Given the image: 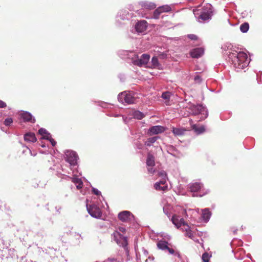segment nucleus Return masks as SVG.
I'll return each instance as SVG.
<instances>
[{"label":"nucleus","instance_id":"obj_1","mask_svg":"<svg viewBox=\"0 0 262 262\" xmlns=\"http://www.w3.org/2000/svg\"><path fill=\"white\" fill-rule=\"evenodd\" d=\"M228 58L229 61L237 71L246 68L250 62L247 54L239 49L235 52L228 54Z\"/></svg>","mask_w":262,"mask_h":262},{"label":"nucleus","instance_id":"obj_2","mask_svg":"<svg viewBox=\"0 0 262 262\" xmlns=\"http://www.w3.org/2000/svg\"><path fill=\"white\" fill-rule=\"evenodd\" d=\"M213 7L210 4H206L202 8L193 11L196 19L200 23L209 22L213 16Z\"/></svg>","mask_w":262,"mask_h":262},{"label":"nucleus","instance_id":"obj_3","mask_svg":"<svg viewBox=\"0 0 262 262\" xmlns=\"http://www.w3.org/2000/svg\"><path fill=\"white\" fill-rule=\"evenodd\" d=\"M126 231V229L123 227H120L118 228V230L115 231L112 236L114 241L117 244L123 247L125 250L127 248V237L121 234V233H124Z\"/></svg>","mask_w":262,"mask_h":262},{"label":"nucleus","instance_id":"obj_4","mask_svg":"<svg viewBox=\"0 0 262 262\" xmlns=\"http://www.w3.org/2000/svg\"><path fill=\"white\" fill-rule=\"evenodd\" d=\"M190 113L193 115H200V121L205 119L208 115L207 108L202 104H192L189 108Z\"/></svg>","mask_w":262,"mask_h":262},{"label":"nucleus","instance_id":"obj_5","mask_svg":"<svg viewBox=\"0 0 262 262\" xmlns=\"http://www.w3.org/2000/svg\"><path fill=\"white\" fill-rule=\"evenodd\" d=\"M136 94L133 92L124 91L118 96V101L124 104H130L135 103L136 101Z\"/></svg>","mask_w":262,"mask_h":262},{"label":"nucleus","instance_id":"obj_6","mask_svg":"<svg viewBox=\"0 0 262 262\" xmlns=\"http://www.w3.org/2000/svg\"><path fill=\"white\" fill-rule=\"evenodd\" d=\"M189 188L192 192H198L196 196H203L209 192V189L204 187L203 184L200 182L191 183L189 184Z\"/></svg>","mask_w":262,"mask_h":262},{"label":"nucleus","instance_id":"obj_7","mask_svg":"<svg viewBox=\"0 0 262 262\" xmlns=\"http://www.w3.org/2000/svg\"><path fill=\"white\" fill-rule=\"evenodd\" d=\"M78 159V155L76 152L72 150H67L65 152V160L68 162L71 166V170L74 172L76 169H74V167L77 165V160Z\"/></svg>","mask_w":262,"mask_h":262},{"label":"nucleus","instance_id":"obj_8","mask_svg":"<svg viewBox=\"0 0 262 262\" xmlns=\"http://www.w3.org/2000/svg\"><path fill=\"white\" fill-rule=\"evenodd\" d=\"M86 209L90 215L94 218L99 219L102 216V212L99 207L95 204L86 205Z\"/></svg>","mask_w":262,"mask_h":262},{"label":"nucleus","instance_id":"obj_9","mask_svg":"<svg viewBox=\"0 0 262 262\" xmlns=\"http://www.w3.org/2000/svg\"><path fill=\"white\" fill-rule=\"evenodd\" d=\"M150 59V56L147 54H143L140 58H138L133 61L135 65L142 67L147 64Z\"/></svg>","mask_w":262,"mask_h":262},{"label":"nucleus","instance_id":"obj_10","mask_svg":"<svg viewBox=\"0 0 262 262\" xmlns=\"http://www.w3.org/2000/svg\"><path fill=\"white\" fill-rule=\"evenodd\" d=\"M118 219L123 222H127L132 221L134 216L129 211H123L120 212L118 215Z\"/></svg>","mask_w":262,"mask_h":262},{"label":"nucleus","instance_id":"obj_11","mask_svg":"<svg viewBox=\"0 0 262 262\" xmlns=\"http://www.w3.org/2000/svg\"><path fill=\"white\" fill-rule=\"evenodd\" d=\"M147 27V23L145 20L139 21L135 26V29L138 33L144 32Z\"/></svg>","mask_w":262,"mask_h":262},{"label":"nucleus","instance_id":"obj_12","mask_svg":"<svg viewBox=\"0 0 262 262\" xmlns=\"http://www.w3.org/2000/svg\"><path fill=\"white\" fill-rule=\"evenodd\" d=\"M172 223L178 228L184 227L187 224L185 223L183 218L180 217L177 215H173L171 218Z\"/></svg>","mask_w":262,"mask_h":262},{"label":"nucleus","instance_id":"obj_13","mask_svg":"<svg viewBox=\"0 0 262 262\" xmlns=\"http://www.w3.org/2000/svg\"><path fill=\"white\" fill-rule=\"evenodd\" d=\"M222 49L225 52L224 54L228 56V54L235 52L238 49L229 42H226L222 46Z\"/></svg>","mask_w":262,"mask_h":262},{"label":"nucleus","instance_id":"obj_14","mask_svg":"<svg viewBox=\"0 0 262 262\" xmlns=\"http://www.w3.org/2000/svg\"><path fill=\"white\" fill-rule=\"evenodd\" d=\"M165 130V128L161 125H156L150 127L148 131L147 134L149 136H152L160 133H163Z\"/></svg>","mask_w":262,"mask_h":262},{"label":"nucleus","instance_id":"obj_15","mask_svg":"<svg viewBox=\"0 0 262 262\" xmlns=\"http://www.w3.org/2000/svg\"><path fill=\"white\" fill-rule=\"evenodd\" d=\"M167 151L169 154L177 158H180L183 156L180 151L172 145L167 146Z\"/></svg>","mask_w":262,"mask_h":262},{"label":"nucleus","instance_id":"obj_16","mask_svg":"<svg viewBox=\"0 0 262 262\" xmlns=\"http://www.w3.org/2000/svg\"><path fill=\"white\" fill-rule=\"evenodd\" d=\"M204 50L203 48H196L192 49L190 52L191 56L192 58H198L204 54Z\"/></svg>","mask_w":262,"mask_h":262},{"label":"nucleus","instance_id":"obj_17","mask_svg":"<svg viewBox=\"0 0 262 262\" xmlns=\"http://www.w3.org/2000/svg\"><path fill=\"white\" fill-rule=\"evenodd\" d=\"M139 4L143 9L147 10L154 9L156 7L155 3L147 1L140 2Z\"/></svg>","mask_w":262,"mask_h":262},{"label":"nucleus","instance_id":"obj_18","mask_svg":"<svg viewBox=\"0 0 262 262\" xmlns=\"http://www.w3.org/2000/svg\"><path fill=\"white\" fill-rule=\"evenodd\" d=\"M181 229L183 231L185 232L184 235L185 236L188 237L191 239H192L194 237V232L191 230L188 225L186 224L184 227H182Z\"/></svg>","mask_w":262,"mask_h":262},{"label":"nucleus","instance_id":"obj_19","mask_svg":"<svg viewBox=\"0 0 262 262\" xmlns=\"http://www.w3.org/2000/svg\"><path fill=\"white\" fill-rule=\"evenodd\" d=\"M202 214L201 217L204 222L207 223L209 221L211 215V213L210 211L208 208H205L204 209H202Z\"/></svg>","mask_w":262,"mask_h":262},{"label":"nucleus","instance_id":"obj_20","mask_svg":"<svg viewBox=\"0 0 262 262\" xmlns=\"http://www.w3.org/2000/svg\"><path fill=\"white\" fill-rule=\"evenodd\" d=\"M21 117L22 119L26 122H29L31 123L35 122V118L31 115V113L28 112L23 113L21 115Z\"/></svg>","mask_w":262,"mask_h":262},{"label":"nucleus","instance_id":"obj_21","mask_svg":"<svg viewBox=\"0 0 262 262\" xmlns=\"http://www.w3.org/2000/svg\"><path fill=\"white\" fill-rule=\"evenodd\" d=\"M130 17L129 12L126 10L119 11L117 14V17L122 20L128 19Z\"/></svg>","mask_w":262,"mask_h":262},{"label":"nucleus","instance_id":"obj_22","mask_svg":"<svg viewBox=\"0 0 262 262\" xmlns=\"http://www.w3.org/2000/svg\"><path fill=\"white\" fill-rule=\"evenodd\" d=\"M24 140L27 142H35L36 141V138L34 133H27L24 135Z\"/></svg>","mask_w":262,"mask_h":262},{"label":"nucleus","instance_id":"obj_23","mask_svg":"<svg viewBox=\"0 0 262 262\" xmlns=\"http://www.w3.org/2000/svg\"><path fill=\"white\" fill-rule=\"evenodd\" d=\"M171 131L175 136H182L184 135L186 130L182 127H173Z\"/></svg>","mask_w":262,"mask_h":262},{"label":"nucleus","instance_id":"obj_24","mask_svg":"<svg viewBox=\"0 0 262 262\" xmlns=\"http://www.w3.org/2000/svg\"><path fill=\"white\" fill-rule=\"evenodd\" d=\"M146 163L147 167H154L155 165L154 156L150 154H148L147 155Z\"/></svg>","mask_w":262,"mask_h":262},{"label":"nucleus","instance_id":"obj_25","mask_svg":"<svg viewBox=\"0 0 262 262\" xmlns=\"http://www.w3.org/2000/svg\"><path fill=\"white\" fill-rule=\"evenodd\" d=\"M168 242L165 241L160 240L157 244V247L159 249L164 251L167 250L168 248Z\"/></svg>","mask_w":262,"mask_h":262},{"label":"nucleus","instance_id":"obj_26","mask_svg":"<svg viewBox=\"0 0 262 262\" xmlns=\"http://www.w3.org/2000/svg\"><path fill=\"white\" fill-rule=\"evenodd\" d=\"M73 183L75 184L78 189H81L83 186V182L80 179L76 178L75 176L71 178Z\"/></svg>","mask_w":262,"mask_h":262},{"label":"nucleus","instance_id":"obj_27","mask_svg":"<svg viewBox=\"0 0 262 262\" xmlns=\"http://www.w3.org/2000/svg\"><path fill=\"white\" fill-rule=\"evenodd\" d=\"M192 128L197 135H200L203 133L205 130V128L204 126H198L196 124H193L192 126Z\"/></svg>","mask_w":262,"mask_h":262},{"label":"nucleus","instance_id":"obj_28","mask_svg":"<svg viewBox=\"0 0 262 262\" xmlns=\"http://www.w3.org/2000/svg\"><path fill=\"white\" fill-rule=\"evenodd\" d=\"M171 96V93L168 91L163 92L162 94L161 97L166 100L165 104L168 105H169V101Z\"/></svg>","mask_w":262,"mask_h":262},{"label":"nucleus","instance_id":"obj_29","mask_svg":"<svg viewBox=\"0 0 262 262\" xmlns=\"http://www.w3.org/2000/svg\"><path fill=\"white\" fill-rule=\"evenodd\" d=\"M158 138H159L158 136L149 138L145 142V144L147 146H151L154 143L156 142V141L157 140Z\"/></svg>","mask_w":262,"mask_h":262},{"label":"nucleus","instance_id":"obj_30","mask_svg":"<svg viewBox=\"0 0 262 262\" xmlns=\"http://www.w3.org/2000/svg\"><path fill=\"white\" fill-rule=\"evenodd\" d=\"M132 116L134 118L139 120L142 119L144 117V114L139 111H134L133 113Z\"/></svg>","mask_w":262,"mask_h":262},{"label":"nucleus","instance_id":"obj_31","mask_svg":"<svg viewBox=\"0 0 262 262\" xmlns=\"http://www.w3.org/2000/svg\"><path fill=\"white\" fill-rule=\"evenodd\" d=\"M154 188L157 190H163L165 191L167 189V185L162 186L160 183H156L154 185Z\"/></svg>","mask_w":262,"mask_h":262},{"label":"nucleus","instance_id":"obj_32","mask_svg":"<svg viewBox=\"0 0 262 262\" xmlns=\"http://www.w3.org/2000/svg\"><path fill=\"white\" fill-rule=\"evenodd\" d=\"M240 30L243 33H247L249 29V25L248 23H244L241 25Z\"/></svg>","mask_w":262,"mask_h":262},{"label":"nucleus","instance_id":"obj_33","mask_svg":"<svg viewBox=\"0 0 262 262\" xmlns=\"http://www.w3.org/2000/svg\"><path fill=\"white\" fill-rule=\"evenodd\" d=\"M152 66L154 68H159L161 66L159 63L158 59L156 56H154L151 59Z\"/></svg>","mask_w":262,"mask_h":262},{"label":"nucleus","instance_id":"obj_34","mask_svg":"<svg viewBox=\"0 0 262 262\" xmlns=\"http://www.w3.org/2000/svg\"><path fill=\"white\" fill-rule=\"evenodd\" d=\"M162 12H168L171 11V8L169 5H164L162 6L159 7Z\"/></svg>","mask_w":262,"mask_h":262},{"label":"nucleus","instance_id":"obj_35","mask_svg":"<svg viewBox=\"0 0 262 262\" xmlns=\"http://www.w3.org/2000/svg\"><path fill=\"white\" fill-rule=\"evenodd\" d=\"M161 13H162V11H161L160 9L158 7L154 11L153 18L155 19L159 18V15Z\"/></svg>","mask_w":262,"mask_h":262},{"label":"nucleus","instance_id":"obj_36","mask_svg":"<svg viewBox=\"0 0 262 262\" xmlns=\"http://www.w3.org/2000/svg\"><path fill=\"white\" fill-rule=\"evenodd\" d=\"M210 257V255L208 253L205 252L203 254L202 259L203 262H209Z\"/></svg>","mask_w":262,"mask_h":262},{"label":"nucleus","instance_id":"obj_37","mask_svg":"<svg viewBox=\"0 0 262 262\" xmlns=\"http://www.w3.org/2000/svg\"><path fill=\"white\" fill-rule=\"evenodd\" d=\"M167 250L168 251L169 254H173L177 256L178 257H180V253L178 252H175V251L173 249L168 247Z\"/></svg>","mask_w":262,"mask_h":262},{"label":"nucleus","instance_id":"obj_38","mask_svg":"<svg viewBox=\"0 0 262 262\" xmlns=\"http://www.w3.org/2000/svg\"><path fill=\"white\" fill-rule=\"evenodd\" d=\"M13 123V119L12 118H7L4 121V124L8 126H10Z\"/></svg>","mask_w":262,"mask_h":262},{"label":"nucleus","instance_id":"obj_39","mask_svg":"<svg viewBox=\"0 0 262 262\" xmlns=\"http://www.w3.org/2000/svg\"><path fill=\"white\" fill-rule=\"evenodd\" d=\"M104 262H121L115 257H110L104 260Z\"/></svg>","mask_w":262,"mask_h":262},{"label":"nucleus","instance_id":"obj_40","mask_svg":"<svg viewBox=\"0 0 262 262\" xmlns=\"http://www.w3.org/2000/svg\"><path fill=\"white\" fill-rule=\"evenodd\" d=\"M158 176L161 178V179L163 178H167V174L166 172L164 170L160 171L158 172Z\"/></svg>","mask_w":262,"mask_h":262},{"label":"nucleus","instance_id":"obj_41","mask_svg":"<svg viewBox=\"0 0 262 262\" xmlns=\"http://www.w3.org/2000/svg\"><path fill=\"white\" fill-rule=\"evenodd\" d=\"M202 80V78L201 77V76L200 75H197L194 77V81L196 83H201Z\"/></svg>","mask_w":262,"mask_h":262},{"label":"nucleus","instance_id":"obj_42","mask_svg":"<svg viewBox=\"0 0 262 262\" xmlns=\"http://www.w3.org/2000/svg\"><path fill=\"white\" fill-rule=\"evenodd\" d=\"M48 132L43 128H41L38 130V133L40 135H42V136H44L45 134H47Z\"/></svg>","mask_w":262,"mask_h":262},{"label":"nucleus","instance_id":"obj_43","mask_svg":"<svg viewBox=\"0 0 262 262\" xmlns=\"http://www.w3.org/2000/svg\"><path fill=\"white\" fill-rule=\"evenodd\" d=\"M41 138L49 141L52 138V136L50 133L48 132L47 134H45L44 136H43Z\"/></svg>","mask_w":262,"mask_h":262},{"label":"nucleus","instance_id":"obj_44","mask_svg":"<svg viewBox=\"0 0 262 262\" xmlns=\"http://www.w3.org/2000/svg\"><path fill=\"white\" fill-rule=\"evenodd\" d=\"M166 180L167 178L161 179V180H160L159 182H158V183H160V184L162 185V186L167 185V184H166Z\"/></svg>","mask_w":262,"mask_h":262},{"label":"nucleus","instance_id":"obj_45","mask_svg":"<svg viewBox=\"0 0 262 262\" xmlns=\"http://www.w3.org/2000/svg\"><path fill=\"white\" fill-rule=\"evenodd\" d=\"M147 171L150 174H153L155 172L154 167H147Z\"/></svg>","mask_w":262,"mask_h":262},{"label":"nucleus","instance_id":"obj_46","mask_svg":"<svg viewBox=\"0 0 262 262\" xmlns=\"http://www.w3.org/2000/svg\"><path fill=\"white\" fill-rule=\"evenodd\" d=\"M92 191H93V192L97 195H99L101 194V192L99 190H98L97 188H93Z\"/></svg>","mask_w":262,"mask_h":262},{"label":"nucleus","instance_id":"obj_47","mask_svg":"<svg viewBox=\"0 0 262 262\" xmlns=\"http://www.w3.org/2000/svg\"><path fill=\"white\" fill-rule=\"evenodd\" d=\"M188 37L191 40H196L198 38L197 36L194 34H189Z\"/></svg>","mask_w":262,"mask_h":262},{"label":"nucleus","instance_id":"obj_48","mask_svg":"<svg viewBox=\"0 0 262 262\" xmlns=\"http://www.w3.org/2000/svg\"><path fill=\"white\" fill-rule=\"evenodd\" d=\"M7 106L6 103L2 100H0V108H5Z\"/></svg>","mask_w":262,"mask_h":262},{"label":"nucleus","instance_id":"obj_49","mask_svg":"<svg viewBox=\"0 0 262 262\" xmlns=\"http://www.w3.org/2000/svg\"><path fill=\"white\" fill-rule=\"evenodd\" d=\"M49 141L51 142V143L53 146H54L56 145V142L52 138Z\"/></svg>","mask_w":262,"mask_h":262},{"label":"nucleus","instance_id":"obj_50","mask_svg":"<svg viewBox=\"0 0 262 262\" xmlns=\"http://www.w3.org/2000/svg\"><path fill=\"white\" fill-rule=\"evenodd\" d=\"M194 242L200 244L201 245H203V243L201 242L199 239L196 238L195 236L192 239Z\"/></svg>","mask_w":262,"mask_h":262},{"label":"nucleus","instance_id":"obj_51","mask_svg":"<svg viewBox=\"0 0 262 262\" xmlns=\"http://www.w3.org/2000/svg\"><path fill=\"white\" fill-rule=\"evenodd\" d=\"M163 211L165 214H166L167 215H168V208L167 207H163Z\"/></svg>","mask_w":262,"mask_h":262},{"label":"nucleus","instance_id":"obj_52","mask_svg":"<svg viewBox=\"0 0 262 262\" xmlns=\"http://www.w3.org/2000/svg\"><path fill=\"white\" fill-rule=\"evenodd\" d=\"M101 105L102 107H105V106L106 105V104L105 102H101Z\"/></svg>","mask_w":262,"mask_h":262},{"label":"nucleus","instance_id":"obj_53","mask_svg":"<svg viewBox=\"0 0 262 262\" xmlns=\"http://www.w3.org/2000/svg\"><path fill=\"white\" fill-rule=\"evenodd\" d=\"M142 147H143V145H142L141 144H139L137 146V147H138V148H139V149H142Z\"/></svg>","mask_w":262,"mask_h":262},{"label":"nucleus","instance_id":"obj_54","mask_svg":"<svg viewBox=\"0 0 262 262\" xmlns=\"http://www.w3.org/2000/svg\"><path fill=\"white\" fill-rule=\"evenodd\" d=\"M164 237L167 239H170V236L169 235H165V236H164Z\"/></svg>","mask_w":262,"mask_h":262},{"label":"nucleus","instance_id":"obj_55","mask_svg":"<svg viewBox=\"0 0 262 262\" xmlns=\"http://www.w3.org/2000/svg\"><path fill=\"white\" fill-rule=\"evenodd\" d=\"M247 257H248V258H251V255H250V254H248V255H247Z\"/></svg>","mask_w":262,"mask_h":262},{"label":"nucleus","instance_id":"obj_56","mask_svg":"<svg viewBox=\"0 0 262 262\" xmlns=\"http://www.w3.org/2000/svg\"><path fill=\"white\" fill-rule=\"evenodd\" d=\"M41 146H42V147H45L46 146H45L44 144H42V145H41Z\"/></svg>","mask_w":262,"mask_h":262},{"label":"nucleus","instance_id":"obj_57","mask_svg":"<svg viewBox=\"0 0 262 262\" xmlns=\"http://www.w3.org/2000/svg\"><path fill=\"white\" fill-rule=\"evenodd\" d=\"M116 116V117H118V116H119V115H116V116Z\"/></svg>","mask_w":262,"mask_h":262},{"label":"nucleus","instance_id":"obj_58","mask_svg":"<svg viewBox=\"0 0 262 262\" xmlns=\"http://www.w3.org/2000/svg\"><path fill=\"white\" fill-rule=\"evenodd\" d=\"M181 262H184V261H181Z\"/></svg>","mask_w":262,"mask_h":262}]
</instances>
